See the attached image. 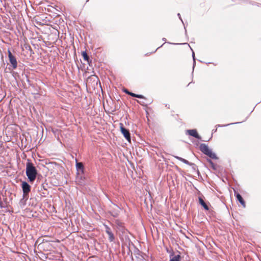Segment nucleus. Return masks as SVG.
<instances>
[{"mask_svg":"<svg viewBox=\"0 0 261 261\" xmlns=\"http://www.w3.org/2000/svg\"><path fill=\"white\" fill-rule=\"evenodd\" d=\"M174 158L177 159V160L181 161L182 162H183L184 163H185L186 164H187V165L189 164V162L187 160H186L183 158H181L177 156H174Z\"/></svg>","mask_w":261,"mask_h":261,"instance_id":"nucleus-13","label":"nucleus"},{"mask_svg":"<svg viewBox=\"0 0 261 261\" xmlns=\"http://www.w3.org/2000/svg\"><path fill=\"white\" fill-rule=\"evenodd\" d=\"M8 57L9 59L10 62L12 64L14 69L16 68L17 66V62L16 58L12 55L11 51L8 50Z\"/></svg>","mask_w":261,"mask_h":261,"instance_id":"nucleus-3","label":"nucleus"},{"mask_svg":"<svg viewBox=\"0 0 261 261\" xmlns=\"http://www.w3.org/2000/svg\"><path fill=\"white\" fill-rule=\"evenodd\" d=\"M22 189L23 194L27 195L31 190V187L26 181H22Z\"/></svg>","mask_w":261,"mask_h":261,"instance_id":"nucleus-4","label":"nucleus"},{"mask_svg":"<svg viewBox=\"0 0 261 261\" xmlns=\"http://www.w3.org/2000/svg\"><path fill=\"white\" fill-rule=\"evenodd\" d=\"M199 201L200 204L204 207V208L205 210H208V206L206 204V203L204 202V201L201 198H200V197L199 198Z\"/></svg>","mask_w":261,"mask_h":261,"instance_id":"nucleus-11","label":"nucleus"},{"mask_svg":"<svg viewBox=\"0 0 261 261\" xmlns=\"http://www.w3.org/2000/svg\"><path fill=\"white\" fill-rule=\"evenodd\" d=\"M76 169L77 174H82L84 172V167L83 164L81 162L76 163Z\"/></svg>","mask_w":261,"mask_h":261,"instance_id":"nucleus-8","label":"nucleus"},{"mask_svg":"<svg viewBox=\"0 0 261 261\" xmlns=\"http://www.w3.org/2000/svg\"><path fill=\"white\" fill-rule=\"evenodd\" d=\"M37 171L33 164L29 161L26 164V175L30 182H33L36 178Z\"/></svg>","mask_w":261,"mask_h":261,"instance_id":"nucleus-1","label":"nucleus"},{"mask_svg":"<svg viewBox=\"0 0 261 261\" xmlns=\"http://www.w3.org/2000/svg\"><path fill=\"white\" fill-rule=\"evenodd\" d=\"M120 129L121 133L123 134V136L126 139V140L128 142H130L131 139L130 133L127 129H126L123 127V124L121 123H120Z\"/></svg>","mask_w":261,"mask_h":261,"instance_id":"nucleus-2","label":"nucleus"},{"mask_svg":"<svg viewBox=\"0 0 261 261\" xmlns=\"http://www.w3.org/2000/svg\"><path fill=\"white\" fill-rule=\"evenodd\" d=\"M208 161L210 163L212 164V161H211L210 160H208Z\"/></svg>","mask_w":261,"mask_h":261,"instance_id":"nucleus-18","label":"nucleus"},{"mask_svg":"<svg viewBox=\"0 0 261 261\" xmlns=\"http://www.w3.org/2000/svg\"><path fill=\"white\" fill-rule=\"evenodd\" d=\"M200 150L205 154H207L208 153L209 151H211V149L208 147V146L205 144H201L200 145Z\"/></svg>","mask_w":261,"mask_h":261,"instance_id":"nucleus-7","label":"nucleus"},{"mask_svg":"<svg viewBox=\"0 0 261 261\" xmlns=\"http://www.w3.org/2000/svg\"><path fill=\"white\" fill-rule=\"evenodd\" d=\"M82 56L85 61H88V56L86 51H83L82 53Z\"/></svg>","mask_w":261,"mask_h":261,"instance_id":"nucleus-16","label":"nucleus"},{"mask_svg":"<svg viewBox=\"0 0 261 261\" xmlns=\"http://www.w3.org/2000/svg\"><path fill=\"white\" fill-rule=\"evenodd\" d=\"M237 199L238 200V201L240 202V203L242 205V206L245 207V203L244 201L243 198L242 197L241 195L238 193L236 195Z\"/></svg>","mask_w":261,"mask_h":261,"instance_id":"nucleus-10","label":"nucleus"},{"mask_svg":"<svg viewBox=\"0 0 261 261\" xmlns=\"http://www.w3.org/2000/svg\"><path fill=\"white\" fill-rule=\"evenodd\" d=\"M180 259V255H176L173 256L172 257H171L169 261H179Z\"/></svg>","mask_w":261,"mask_h":261,"instance_id":"nucleus-14","label":"nucleus"},{"mask_svg":"<svg viewBox=\"0 0 261 261\" xmlns=\"http://www.w3.org/2000/svg\"><path fill=\"white\" fill-rule=\"evenodd\" d=\"M200 150L205 154H207L208 153L209 151H211V149L208 147V146L205 144H201L200 145Z\"/></svg>","mask_w":261,"mask_h":261,"instance_id":"nucleus-6","label":"nucleus"},{"mask_svg":"<svg viewBox=\"0 0 261 261\" xmlns=\"http://www.w3.org/2000/svg\"><path fill=\"white\" fill-rule=\"evenodd\" d=\"M206 155L213 159L216 160L218 159L216 154L212 150Z\"/></svg>","mask_w":261,"mask_h":261,"instance_id":"nucleus-12","label":"nucleus"},{"mask_svg":"<svg viewBox=\"0 0 261 261\" xmlns=\"http://www.w3.org/2000/svg\"><path fill=\"white\" fill-rule=\"evenodd\" d=\"M192 56H193V59H194V53H193Z\"/></svg>","mask_w":261,"mask_h":261,"instance_id":"nucleus-19","label":"nucleus"},{"mask_svg":"<svg viewBox=\"0 0 261 261\" xmlns=\"http://www.w3.org/2000/svg\"><path fill=\"white\" fill-rule=\"evenodd\" d=\"M124 92H125V93H127V94H128V92H128L127 90H124Z\"/></svg>","mask_w":261,"mask_h":261,"instance_id":"nucleus-17","label":"nucleus"},{"mask_svg":"<svg viewBox=\"0 0 261 261\" xmlns=\"http://www.w3.org/2000/svg\"><path fill=\"white\" fill-rule=\"evenodd\" d=\"M128 94L129 95L132 96L133 97H138V98H142L143 97V96L142 95H138V94H135V93H133L132 92H128Z\"/></svg>","mask_w":261,"mask_h":261,"instance_id":"nucleus-15","label":"nucleus"},{"mask_svg":"<svg viewBox=\"0 0 261 261\" xmlns=\"http://www.w3.org/2000/svg\"><path fill=\"white\" fill-rule=\"evenodd\" d=\"M104 226L106 229V232L109 236V241L110 242H113L115 239V237L112 231H111V228L106 225H105Z\"/></svg>","mask_w":261,"mask_h":261,"instance_id":"nucleus-5","label":"nucleus"},{"mask_svg":"<svg viewBox=\"0 0 261 261\" xmlns=\"http://www.w3.org/2000/svg\"><path fill=\"white\" fill-rule=\"evenodd\" d=\"M187 132L189 135L197 139L199 138V136L195 129H190L188 130Z\"/></svg>","mask_w":261,"mask_h":261,"instance_id":"nucleus-9","label":"nucleus"}]
</instances>
